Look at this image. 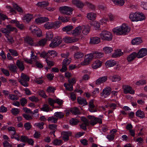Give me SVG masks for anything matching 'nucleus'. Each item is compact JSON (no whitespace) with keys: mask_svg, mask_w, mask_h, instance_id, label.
<instances>
[{"mask_svg":"<svg viewBox=\"0 0 147 147\" xmlns=\"http://www.w3.org/2000/svg\"><path fill=\"white\" fill-rule=\"evenodd\" d=\"M129 18L133 22L141 21L145 19V16L142 13H131L129 15Z\"/></svg>","mask_w":147,"mask_h":147,"instance_id":"obj_2","label":"nucleus"},{"mask_svg":"<svg viewBox=\"0 0 147 147\" xmlns=\"http://www.w3.org/2000/svg\"><path fill=\"white\" fill-rule=\"evenodd\" d=\"M96 14L94 13H90L87 14V18L90 20H94L96 17Z\"/></svg>","mask_w":147,"mask_h":147,"instance_id":"obj_34","label":"nucleus"},{"mask_svg":"<svg viewBox=\"0 0 147 147\" xmlns=\"http://www.w3.org/2000/svg\"><path fill=\"white\" fill-rule=\"evenodd\" d=\"M40 109L41 111L48 112L49 111V108L48 105L45 104L42 105V107Z\"/></svg>","mask_w":147,"mask_h":147,"instance_id":"obj_53","label":"nucleus"},{"mask_svg":"<svg viewBox=\"0 0 147 147\" xmlns=\"http://www.w3.org/2000/svg\"><path fill=\"white\" fill-rule=\"evenodd\" d=\"M30 78L28 75L23 73L21 74L20 78L18 80V81L22 85L26 87L28 86V82L29 81Z\"/></svg>","mask_w":147,"mask_h":147,"instance_id":"obj_4","label":"nucleus"},{"mask_svg":"<svg viewBox=\"0 0 147 147\" xmlns=\"http://www.w3.org/2000/svg\"><path fill=\"white\" fill-rule=\"evenodd\" d=\"M46 40H47L50 41L52 40L53 37V34L52 32H47L46 35Z\"/></svg>","mask_w":147,"mask_h":147,"instance_id":"obj_33","label":"nucleus"},{"mask_svg":"<svg viewBox=\"0 0 147 147\" xmlns=\"http://www.w3.org/2000/svg\"><path fill=\"white\" fill-rule=\"evenodd\" d=\"M72 3L73 4L79 8H82L84 5V3L79 0H73Z\"/></svg>","mask_w":147,"mask_h":147,"instance_id":"obj_15","label":"nucleus"},{"mask_svg":"<svg viewBox=\"0 0 147 147\" xmlns=\"http://www.w3.org/2000/svg\"><path fill=\"white\" fill-rule=\"evenodd\" d=\"M62 42V39L59 36L54 38L53 40L49 45V47L51 48H55L58 46Z\"/></svg>","mask_w":147,"mask_h":147,"instance_id":"obj_7","label":"nucleus"},{"mask_svg":"<svg viewBox=\"0 0 147 147\" xmlns=\"http://www.w3.org/2000/svg\"><path fill=\"white\" fill-rule=\"evenodd\" d=\"M140 5L144 9L147 10V1L142 2Z\"/></svg>","mask_w":147,"mask_h":147,"instance_id":"obj_63","label":"nucleus"},{"mask_svg":"<svg viewBox=\"0 0 147 147\" xmlns=\"http://www.w3.org/2000/svg\"><path fill=\"white\" fill-rule=\"evenodd\" d=\"M147 54V49L146 48H142L137 53V57L138 58H142Z\"/></svg>","mask_w":147,"mask_h":147,"instance_id":"obj_12","label":"nucleus"},{"mask_svg":"<svg viewBox=\"0 0 147 147\" xmlns=\"http://www.w3.org/2000/svg\"><path fill=\"white\" fill-rule=\"evenodd\" d=\"M71 62V59H64L62 65L67 66L69 65Z\"/></svg>","mask_w":147,"mask_h":147,"instance_id":"obj_59","label":"nucleus"},{"mask_svg":"<svg viewBox=\"0 0 147 147\" xmlns=\"http://www.w3.org/2000/svg\"><path fill=\"white\" fill-rule=\"evenodd\" d=\"M82 30V28L81 26H79L78 27L76 28L75 29L72 30V32L70 33L74 36H78L80 34Z\"/></svg>","mask_w":147,"mask_h":147,"instance_id":"obj_11","label":"nucleus"},{"mask_svg":"<svg viewBox=\"0 0 147 147\" xmlns=\"http://www.w3.org/2000/svg\"><path fill=\"white\" fill-rule=\"evenodd\" d=\"M114 3L116 5L122 6L125 3L124 0H112Z\"/></svg>","mask_w":147,"mask_h":147,"instance_id":"obj_32","label":"nucleus"},{"mask_svg":"<svg viewBox=\"0 0 147 147\" xmlns=\"http://www.w3.org/2000/svg\"><path fill=\"white\" fill-rule=\"evenodd\" d=\"M57 125L55 124H51L49 125V129L52 130L53 131L50 132L51 135L53 134V135L55 136V133L57 129Z\"/></svg>","mask_w":147,"mask_h":147,"instance_id":"obj_21","label":"nucleus"},{"mask_svg":"<svg viewBox=\"0 0 147 147\" xmlns=\"http://www.w3.org/2000/svg\"><path fill=\"white\" fill-rule=\"evenodd\" d=\"M100 42V38L97 37H92L90 38V43L91 44H97Z\"/></svg>","mask_w":147,"mask_h":147,"instance_id":"obj_17","label":"nucleus"},{"mask_svg":"<svg viewBox=\"0 0 147 147\" xmlns=\"http://www.w3.org/2000/svg\"><path fill=\"white\" fill-rule=\"evenodd\" d=\"M93 57H94V56L93 53H90L85 56V58L90 62L92 61Z\"/></svg>","mask_w":147,"mask_h":147,"instance_id":"obj_50","label":"nucleus"},{"mask_svg":"<svg viewBox=\"0 0 147 147\" xmlns=\"http://www.w3.org/2000/svg\"><path fill=\"white\" fill-rule=\"evenodd\" d=\"M8 130L9 131L11 132V134L13 136L16 134V131L14 127H9L8 128Z\"/></svg>","mask_w":147,"mask_h":147,"instance_id":"obj_57","label":"nucleus"},{"mask_svg":"<svg viewBox=\"0 0 147 147\" xmlns=\"http://www.w3.org/2000/svg\"><path fill=\"white\" fill-rule=\"evenodd\" d=\"M107 79V76L100 77L96 80L95 84L96 85H99L105 82Z\"/></svg>","mask_w":147,"mask_h":147,"instance_id":"obj_16","label":"nucleus"},{"mask_svg":"<svg viewBox=\"0 0 147 147\" xmlns=\"http://www.w3.org/2000/svg\"><path fill=\"white\" fill-rule=\"evenodd\" d=\"M61 22L59 21H56L53 22V28H59L61 24Z\"/></svg>","mask_w":147,"mask_h":147,"instance_id":"obj_55","label":"nucleus"},{"mask_svg":"<svg viewBox=\"0 0 147 147\" xmlns=\"http://www.w3.org/2000/svg\"><path fill=\"white\" fill-rule=\"evenodd\" d=\"M70 123L72 125H75L79 123V121L76 119L72 118L69 120Z\"/></svg>","mask_w":147,"mask_h":147,"instance_id":"obj_51","label":"nucleus"},{"mask_svg":"<svg viewBox=\"0 0 147 147\" xmlns=\"http://www.w3.org/2000/svg\"><path fill=\"white\" fill-rule=\"evenodd\" d=\"M9 69L12 72L15 73L17 71L18 68L16 65L13 64H10L8 66Z\"/></svg>","mask_w":147,"mask_h":147,"instance_id":"obj_29","label":"nucleus"},{"mask_svg":"<svg viewBox=\"0 0 147 147\" xmlns=\"http://www.w3.org/2000/svg\"><path fill=\"white\" fill-rule=\"evenodd\" d=\"M70 111L74 115L79 114L80 113L79 110L77 107L71 108L70 109Z\"/></svg>","mask_w":147,"mask_h":147,"instance_id":"obj_36","label":"nucleus"},{"mask_svg":"<svg viewBox=\"0 0 147 147\" xmlns=\"http://www.w3.org/2000/svg\"><path fill=\"white\" fill-rule=\"evenodd\" d=\"M53 143L56 145H61L62 144V141L61 140H59L57 139L54 140Z\"/></svg>","mask_w":147,"mask_h":147,"instance_id":"obj_56","label":"nucleus"},{"mask_svg":"<svg viewBox=\"0 0 147 147\" xmlns=\"http://www.w3.org/2000/svg\"><path fill=\"white\" fill-rule=\"evenodd\" d=\"M30 30L31 31L32 33L34 34L35 32L36 31H38V30L40 31V28L34 25L31 26L30 27ZM38 31H39V30Z\"/></svg>","mask_w":147,"mask_h":147,"instance_id":"obj_42","label":"nucleus"},{"mask_svg":"<svg viewBox=\"0 0 147 147\" xmlns=\"http://www.w3.org/2000/svg\"><path fill=\"white\" fill-rule=\"evenodd\" d=\"M84 28L82 31V33L84 35H86L90 31V27L88 26H84Z\"/></svg>","mask_w":147,"mask_h":147,"instance_id":"obj_45","label":"nucleus"},{"mask_svg":"<svg viewBox=\"0 0 147 147\" xmlns=\"http://www.w3.org/2000/svg\"><path fill=\"white\" fill-rule=\"evenodd\" d=\"M130 29L125 24H123L120 27L114 28L113 31L114 33L117 35H125L130 31Z\"/></svg>","mask_w":147,"mask_h":147,"instance_id":"obj_1","label":"nucleus"},{"mask_svg":"<svg viewBox=\"0 0 147 147\" xmlns=\"http://www.w3.org/2000/svg\"><path fill=\"white\" fill-rule=\"evenodd\" d=\"M24 43L26 45L33 46L35 45L33 39L31 36H27L24 38Z\"/></svg>","mask_w":147,"mask_h":147,"instance_id":"obj_9","label":"nucleus"},{"mask_svg":"<svg viewBox=\"0 0 147 147\" xmlns=\"http://www.w3.org/2000/svg\"><path fill=\"white\" fill-rule=\"evenodd\" d=\"M88 117L89 119L91 120L90 121V123L92 126L98 123L100 124L102 123V119L100 118L96 117L94 116L90 115L88 116Z\"/></svg>","mask_w":147,"mask_h":147,"instance_id":"obj_8","label":"nucleus"},{"mask_svg":"<svg viewBox=\"0 0 147 147\" xmlns=\"http://www.w3.org/2000/svg\"><path fill=\"white\" fill-rule=\"evenodd\" d=\"M44 125V123L40 122L35 123L34 125L41 130L43 129V125Z\"/></svg>","mask_w":147,"mask_h":147,"instance_id":"obj_48","label":"nucleus"},{"mask_svg":"<svg viewBox=\"0 0 147 147\" xmlns=\"http://www.w3.org/2000/svg\"><path fill=\"white\" fill-rule=\"evenodd\" d=\"M64 86L65 87L66 90H67L71 91L73 90L72 84H70L69 83L68 84L65 83L64 84Z\"/></svg>","mask_w":147,"mask_h":147,"instance_id":"obj_40","label":"nucleus"},{"mask_svg":"<svg viewBox=\"0 0 147 147\" xmlns=\"http://www.w3.org/2000/svg\"><path fill=\"white\" fill-rule=\"evenodd\" d=\"M142 41L140 38H137L133 39L131 41V43L133 45H138L141 43Z\"/></svg>","mask_w":147,"mask_h":147,"instance_id":"obj_25","label":"nucleus"},{"mask_svg":"<svg viewBox=\"0 0 147 147\" xmlns=\"http://www.w3.org/2000/svg\"><path fill=\"white\" fill-rule=\"evenodd\" d=\"M84 56L83 53L80 52H77L74 54L75 58L77 59H80L83 57Z\"/></svg>","mask_w":147,"mask_h":147,"instance_id":"obj_39","label":"nucleus"},{"mask_svg":"<svg viewBox=\"0 0 147 147\" xmlns=\"http://www.w3.org/2000/svg\"><path fill=\"white\" fill-rule=\"evenodd\" d=\"M123 55V53L120 50H117L112 55V57H113L116 58L119 57Z\"/></svg>","mask_w":147,"mask_h":147,"instance_id":"obj_31","label":"nucleus"},{"mask_svg":"<svg viewBox=\"0 0 147 147\" xmlns=\"http://www.w3.org/2000/svg\"><path fill=\"white\" fill-rule=\"evenodd\" d=\"M102 65V62L98 60L94 61L92 65V67L94 69H96L100 67Z\"/></svg>","mask_w":147,"mask_h":147,"instance_id":"obj_19","label":"nucleus"},{"mask_svg":"<svg viewBox=\"0 0 147 147\" xmlns=\"http://www.w3.org/2000/svg\"><path fill=\"white\" fill-rule=\"evenodd\" d=\"M47 42V40L45 39H42L38 42V44L39 46H43L46 44Z\"/></svg>","mask_w":147,"mask_h":147,"instance_id":"obj_60","label":"nucleus"},{"mask_svg":"<svg viewBox=\"0 0 147 147\" xmlns=\"http://www.w3.org/2000/svg\"><path fill=\"white\" fill-rule=\"evenodd\" d=\"M30 59L31 61L32 62V63L33 62H34L35 63L39 60L38 59V57L37 56L35 55L34 54V53L32 52Z\"/></svg>","mask_w":147,"mask_h":147,"instance_id":"obj_49","label":"nucleus"},{"mask_svg":"<svg viewBox=\"0 0 147 147\" xmlns=\"http://www.w3.org/2000/svg\"><path fill=\"white\" fill-rule=\"evenodd\" d=\"M69 18L68 17H63L62 16H59L58 18V20L59 21H61L63 22H66L69 21Z\"/></svg>","mask_w":147,"mask_h":147,"instance_id":"obj_43","label":"nucleus"},{"mask_svg":"<svg viewBox=\"0 0 147 147\" xmlns=\"http://www.w3.org/2000/svg\"><path fill=\"white\" fill-rule=\"evenodd\" d=\"M16 64L20 70L22 71L24 69L25 67L22 62L19 60H18Z\"/></svg>","mask_w":147,"mask_h":147,"instance_id":"obj_30","label":"nucleus"},{"mask_svg":"<svg viewBox=\"0 0 147 147\" xmlns=\"http://www.w3.org/2000/svg\"><path fill=\"white\" fill-rule=\"evenodd\" d=\"M101 38L104 40L110 41L112 39L111 33L105 30L102 31L100 34Z\"/></svg>","mask_w":147,"mask_h":147,"instance_id":"obj_5","label":"nucleus"},{"mask_svg":"<svg viewBox=\"0 0 147 147\" xmlns=\"http://www.w3.org/2000/svg\"><path fill=\"white\" fill-rule=\"evenodd\" d=\"M86 5L91 9L94 10L95 8V6L94 5L88 2H86Z\"/></svg>","mask_w":147,"mask_h":147,"instance_id":"obj_61","label":"nucleus"},{"mask_svg":"<svg viewBox=\"0 0 147 147\" xmlns=\"http://www.w3.org/2000/svg\"><path fill=\"white\" fill-rule=\"evenodd\" d=\"M123 88L124 94L129 93L133 94L134 93V91L130 86L127 85H125L123 86Z\"/></svg>","mask_w":147,"mask_h":147,"instance_id":"obj_13","label":"nucleus"},{"mask_svg":"<svg viewBox=\"0 0 147 147\" xmlns=\"http://www.w3.org/2000/svg\"><path fill=\"white\" fill-rule=\"evenodd\" d=\"M116 64V62L114 60H109L107 61L105 63L106 66L107 67L113 66Z\"/></svg>","mask_w":147,"mask_h":147,"instance_id":"obj_26","label":"nucleus"},{"mask_svg":"<svg viewBox=\"0 0 147 147\" xmlns=\"http://www.w3.org/2000/svg\"><path fill=\"white\" fill-rule=\"evenodd\" d=\"M72 8L67 6L61 7L59 10L61 13L63 14L70 15L73 11Z\"/></svg>","mask_w":147,"mask_h":147,"instance_id":"obj_6","label":"nucleus"},{"mask_svg":"<svg viewBox=\"0 0 147 147\" xmlns=\"http://www.w3.org/2000/svg\"><path fill=\"white\" fill-rule=\"evenodd\" d=\"M44 26L47 29H50L53 28V22H47L44 25Z\"/></svg>","mask_w":147,"mask_h":147,"instance_id":"obj_35","label":"nucleus"},{"mask_svg":"<svg viewBox=\"0 0 147 147\" xmlns=\"http://www.w3.org/2000/svg\"><path fill=\"white\" fill-rule=\"evenodd\" d=\"M110 80L113 82L118 81L121 80V77L118 75H114L110 77Z\"/></svg>","mask_w":147,"mask_h":147,"instance_id":"obj_38","label":"nucleus"},{"mask_svg":"<svg viewBox=\"0 0 147 147\" xmlns=\"http://www.w3.org/2000/svg\"><path fill=\"white\" fill-rule=\"evenodd\" d=\"M3 144L4 147H13L12 145L9 143L7 141H5L3 143Z\"/></svg>","mask_w":147,"mask_h":147,"instance_id":"obj_64","label":"nucleus"},{"mask_svg":"<svg viewBox=\"0 0 147 147\" xmlns=\"http://www.w3.org/2000/svg\"><path fill=\"white\" fill-rule=\"evenodd\" d=\"M103 50L105 53L108 54L112 52L113 49L109 47H106L103 49Z\"/></svg>","mask_w":147,"mask_h":147,"instance_id":"obj_46","label":"nucleus"},{"mask_svg":"<svg viewBox=\"0 0 147 147\" xmlns=\"http://www.w3.org/2000/svg\"><path fill=\"white\" fill-rule=\"evenodd\" d=\"M63 113L61 112H57L55 113L54 114V116L57 118L62 119L64 117Z\"/></svg>","mask_w":147,"mask_h":147,"instance_id":"obj_41","label":"nucleus"},{"mask_svg":"<svg viewBox=\"0 0 147 147\" xmlns=\"http://www.w3.org/2000/svg\"><path fill=\"white\" fill-rule=\"evenodd\" d=\"M77 100L78 103L80 105H85L88 104V102L86 100L81 97H78Z\"/></svg>","mask_w":147,"mask_h":147,"instance_id":"obj_24","label":"nucleus"},{"mask_svg":"<svg viewBox=\"0 0 147 147\" xmlns=\"http://www.w3.org/2000/svg\"><path fill=\"white\" fill-rule=\"evenodd\" d=\"M72 133L69 131H64L62 132V138L63 140L65 141L69 139V136H71Z\"/></svg>","mask_w":147,"mask_h":147,"instance_id":"obj_18","label":"nucleus"},{"mask_svg":"<svg viewBox=\"0 0 147 147\" xmlns=\"http://www.w3.org/2000/svg\"><path fill=\"white\" fill-rule=\"evenodd\" d=\"M136 115L137 117H138L142 118L145 117V115L144 112L140 110H138L136 113Z\"/></svg>","mask_w":147,"mask_h":147,"instance_id":"obj_44","label":"nucleus"},{"mask_svg":"<svg viewBox=\"0 0 147 147\" xmlns=\"http://www.w3.org/2000/svg\"><path fill=\"white\" fill-rule=\"evenodd\" d=\"M9 98L12 100H17L19 99V97L17 95L14 94H9Z\"/></svg>","mask_w":147,"mask_h":147,"instance_id":"obj_54","label":"nucleus"},{"mask_svg":"<svg viewBox=\"0 0 147 147\" xmlns=\"http://www.w3.org/2000/svg\"><path fill=\"white\" fill-rule=\"evenodd\" d=\"M49 5V3L47 1H43L38 2L37 3V5L38 6L43 8Z\"/></svg>","mask_w":147,"mask_h":147,"instance_id":"obj_28","label":"nucleus"},{"mask_svg":"<svg viewBox=\"0 0 147 147\" xmlns=\"http://www.w3.org/2000/svg\"><path fill=\"white\" fill-rule=\"evenodd\" d=\"M137 56L136 52H134L131 54L127 57V60L129 62L131 61H133L137 57Z\"/></svg>","mask_w":147,"mask_h":147,"instance_id":"obj_23","label":"nucleus"},{"mask_svg":"<svg viewBox=\"0 0 147 147\" xmlns=\"http://www.w3.org/2000/svg\"><path fill=\"white\" fill-rule=\"evenodd\" d=\"M19 112L20 110L18 109L13 108L11 110V112L14 115H18Z\"/></svg>","mask_w":147,"mask_h":147,"instance_id":"obj_62","label":"nucleus"},{"mask_svg":"<svg viewBox=\"0 0 147 147\" xmlns=\"http://www.w3.org/2000/svg\"><path fill=\"white\" fill-rule=\"evenodd\" d=\"M74 28L73 26L72 25H68L63 28L62 30L63 31L66 32L67 34H70L69 31Z\"/></svg>","mask_w":147,"mask_h":147,"instance_id":"obj_22","label":"nucleus"},{"mask_svg":"<svg viewBox=\"0 0 147 147\" xmlns=\"http://www.w3.org/2000/svg\"><path fill=\"white\" fill-rule=\"evenodd\" d=\"M33 18V16L32 14H26L23 17L24 20L26 22H29Z\"/></svg>","mask_w":147,"mask_h":147,"instance_id":"obj_27","label":"nucleus"},{"mask_svg":"<svg viewBox=\"0 0 147 147\" xmlns=\"http://www.w3.org/2000/svg\"><path fill=\"white\" fill-rule=\"evenodd\" d=\"M14 31H15L16 32H17L18 31L16 28L12 27L9 24L7 25L5 28H3L0 29V31L4 34L5 36L9 35L11 32Z\"/></svg>","mask_w":147,"mask_h":147,"instance_id":"obj_3","label":"nucleus"},{"mask_svg":"<svg viewBox=\"0 0 147 147\" xmlns=\"http://www.w3.org/2000/svg\"><path fill=\"white\" fill-rule=\"evenodd\" d=\"M82 121V123L87 126L89 125L90 124V122L85 117H82L81 118Z\"/></svg>","mask_w":147,"mask_h":147,"instance_id":"obj_47","label":"nucleus"},{"mask_svg":"<svg viewBox=\"0 0 147 147\" xmlns=\"http://www.w3.org/2000/svg\"><path fill=\"white\" fill-rule=\"evenodd\" d=\"M13 7L15 8L16 10L19 12H23V11L21 8L18 6L17 4L16 3H14L13 4Z\"/></svg>","mask_w":147,"mask_h":147,"instance_id":"obj_58","label":"nucleus"},{"mask_svg":"<svg viewBox=\"0 0 147 147\" xmlns=\"http://www.w3.org/2000/svg\"><path fill=\"white\" fill-rule=\"evenodd\" d=\"M49 20L48 18L42 17L37 18L35 19V21L37 23L39 24L45 22Z\"/></svg>","mask_w":147,"mask_h":147,"instance_id":"obj_20","label":"nucleus"},{"mask_svg":"<svg viewBox=\"0 0 147 147\" xmlns=\"http://www.w3.org/2000/svg\"><path fill=\"white\" fill-rule=\"evenodd\" d=\"M111 88L110 87H106L103 89L102 92L100 94V96L104 98H106L111 94Z\"/></svg>","mask_w":147,"mask_h":147,"instance_id":"obj_10","label":"nucleus"},{"mask_svg":"<svg viewBox=\"0 0 147 147\" xmlns=\"http://www.w3.org/2000/svg\"><path fill=\"white\" fill-rule=\"evenodd\" d=\"M49 121H50L51 123H56L58 120V118L55 117L54 116H51L49 117L47 119Z\"/></svg>","mask_w":147,"mask_h":147,"instance_id":"obj_37","label":"nucleus"},{"mask_svg":"<svg viewBox=\"0 0 147 147\" xmlns=\"http://www.w3.org/2000/svg\"><path fill=\"white\" fill-rule=\"evenodd\" d=\"M63 40L65 43H71L78 41V39L77 38H73L71 37L65 36L63 38Z\"/></svg>","mask_w":147,"mask_h":147,"instance_id":"obj_14","label":"nucleus"},{"mask_svg":"<svg viewBox=\"0 0 147 147\" xmlns=\"http://www.w3.org/2000/svg\"><path fill=\"white\" fill-rule=\"evenodd\" d=\"M94 57L96 58H100L103 56L102 53L99 52H94L93 53Z\"/></svg>","mask_w":147,"mask_h":147,"instance_id":"obj_52","label":"nucleus"}]
</instances>
